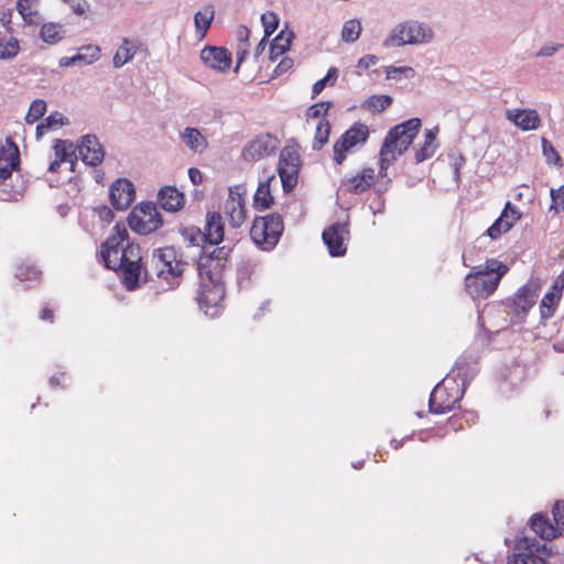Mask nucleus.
I'll use <instances>...</instances> for the list:
<instances>
[{
  "mask_svg": "<svg viewBox=\"0 0 564 564\" xmlns=\"http://www.w3.org/2000/svg\"><path fill=\"white\" fill-rule=\"evenodd\" d=\"M185 263L176 261L174 248L155 249L152 254V270L142 267L141 263H123L118 270L122 272V282L127 290L133 291L139 286L142 274L144 280L152 279L155 274L164 280L169 290L180 285Z\"/></svg>",
  "mask_w": 564,
  "mask_h": 564,
  "instance_id": "1",
  "label": "nucleus"
},
{
  "mask_svg": "<svg viewBox=\"0 0 564 564\" xmlns=\"http://www.w3.org/2000/svg\"><path fill=\"white\" fill-rule=\"evenodd\" d=\"M0 149V200L17 202L23 197L26 181L19 171L20 154L18 145L10 139Z\"/></svg>",
  "mask_w": 564,
  "mask_h": 564,
  "instance_id": "2",
  "label": "nucleus"
},
{
  "mask_svg": "<svg viewBox=\"0 0 564 564\" xmlns=\"http://www.w3.org/2000/svg\"><path fill=\"white\" fill-rule=\"evenodd\" d=\"M421 127L419 118H411L388 131L379 152V176L387 175L388 167L409 149Z\"/></svg>",
  "mask_w": 564,
  "mask_h": 564,
  "instance_id": "3",
  "label": "nucleus"
},
{
  "mask_svg": "<svg viewBox=\"0 0 564 564\" xmlns=\"http://www.w3.org/2000/svg\"><path fill=\"white\" fill-rule=\"evenodd\" d=\"M434 37L433 30L424 22L406 20L395 24L384 39L382 45L387 48L405 45L427 44Z\"/></svg>",
  "mask_w": 564,
  "mask_h": 564,
  "instance_id": "4",
  "label": "nucleus"
},
{
  "mask_svg": "<svg viewBox=\"0 0 564 564\" xmlns=\"http://www.w3.org/2000/svg\"><path fill=\"white\" fill-rule=\"evenodd\" d=\"M284 230L283 219L279 214L257 217L250 228L252 241L261 250H272L280 240Z\"/></svg>",
  "mask_w": 564,
  "mask_h": 564,
  "instance_id": "5",
  "label": "nucleus"
},
{
  "mask_svg": "<svg viewBox=\"0 0 564 564\" xmlns=\"http://www.w3.org/2000/svg\"><path fill=\"white\" fill-rule=\"evenodd\" d=\"M464 389H462L456 379L447 376L442 382L437 383L432 390L429 399V409L433 414H444L452 411L463 399Z\"/></svg>",
  "mask_w": 564,
  "mask_h": 564,
  "instance_id": "6",
  "label": "nucleus"
},
{
  "mask_svg": "<svg viewBox=\"0 0 564 564\" xmlns=\"http://www.w3.org/2000/svg\"><path fill=\"white\" fill-rule=\"evenodd\" d=\"M129 227L137 234L149 235L163 225L161 214L152 202L137 205L128 217Z\"/></svg>",
  "mask_w": 564,
  "mask_h": 564,
  "instance_id": "7",
  "label": "nucleus"
},
{
  "mask_svg": "<svg viewBox=\"0 0 564 564\" xmlns=\"http://www.w3.org/2000/svg\"><path fill=\"white\" fill-rule=\"evenodd\" d=\"M231 248L228 246L217 247L209 254H200L197 270L199 276H206L212 284L221 282V272L226 267Z\"/></svg>",
  "mask_w": 564,
  "mask_h": 564,
  "instance_id": "8",
  "label": "nucleus"
},
{
  "mask_svg": "<svg viewBox=\"0 0 564 564\" xmlns=\"http://www.w3.org/2000/svg\"><path fill=\"white\" fill-rule=\"evenodd\" d=\"M301 158L292 147H284L280 152L278 173L283 191L290 193L297 184Z\"/></svg>",
  "mask_w": 564,
  "mask_h": 564,
  "instance_id": "9",
  "label": "nucleus"
},
{
  "mask_svg": "<svg viewBox=\"0 0 564 564\" xmlns=\"http://www.w3.org/2000/svg\"><path fill=\"white\" fill-rule=\"evenodd\" d=\"M369 129L365 123L356 122L334 144V161L341 164L346 159V152L356 145L367 142Z\"/></svg>",
  "mask_w": 564,
  "mask_h": 564,
  "instance_id": "10",
  "label": "nucleus"
},
{
  "mask_svg": "<svg viewBox=\"0 0 564 564\" xmlns=\"http://www.w3.org/2000/svg\"><path fill=\"white\" fill-rule=\"evenodd\" d=\"M501 281V273L487 276L477 274L476 271L469 272L465 278V289L469 296L476 299H488L498 288Z\"/></svg>",
  "mask_w": 564,
  "mask_h": 564,
  "instance_id": "11",
  "label": "nucleus"
},
{
  "mask_svg": "<svg viewBox=\"0 0 564 564\" xmlns=\"http://www.w3.org/2000/svg\"><path fill=\"white\" fill-rule=\"evenodd\" d=\"M278 145L279 140L275 137L262 133L243 148L242 156L249 162L259 161L272 154L278 149Z\"/></svg>",
  "mask_w": 564,
  "mask_h": 564,
  "instance_id": "12",
  "label": "nucleus"
},
{
  "mask_svg": "<svg viewBox=\"0 0 564 564\" xmlns=\"http://www.w3.org/2000/svg\"><path fill=\"white\" fill-rule=\"evenodd\" d=\"M109 198L113 208L124 210L135 198V188L131 181L127 178L116 180L109 188Z\"/></svg>",
  "mask_w": 564,
  "mask_h": 564,
  "instance_id": "13",
  "label": "nucleus"
},
{
  "mask_svg": "<svg viewBox=\"0 0 564 564\" xmlns=\"http://www.w3.org/2000/svg\"><path fill=\"white\" fill-rule=\"evenodd\" d=\"M348 235L346 224L336 223L323 231L322 238L332 257H341L346 253L345 236Z\"/></svg>",
  "mask_w": 564,
  "mask_h": 564,
  "instance_id": "14",
  "label": "nucleus"
},
{
  "mask_svg": "<svg viewBox=\"0 0 564 564\" xmlns=\"http://www.w3.org/2000/svg\"><path fill=\"white\" fill-rule=\"evenodd\" d=\"M538 297L536 289L533 285H522L512 299L507 300V306L517 316H525L535 304Z\"/></svg>",
  "mask_w": 564,
  "mask_h": 564,
  "instance_id": "15",
  "label": "nucleus"
},
{
  "mask_svg": "<svg viewBox=\"0 0 564 564\" xmlns=\"http://www.w3.org/2000/svg\"><path fill=\"white\" fill-rule=\"evenodd\" d=\"M78 152L82 161L90 166H97L104 160L105 152L95 134H86L80 139Z\"/></svg>",
  "mask_w": 564,
  "mask_h": 564,
  "instance_id": "16",
  "label": "nucleus"
},
{
  "mask_svg": "<svg viewBox=\"0 0 564 564\" xmlns=\"http://www.w3.org/2000/svg\"><path fill=\"white\" fill-rule=\"evenodd\" d=\"M200 59L207 67L224 73L231 65V53L225 47L206 46L200 52Z\"/></svg>",
  "mask_w": 564,
  "mask_h": 564,
  "instance_id": "17",
  "label": "nucleus"
},
{
  "mask_svg": "<svg viewBox=\"0 0 564 564\" xmlns=\"http://www.w3.org/2000/svg\"><path fill=\"white\" fill-rule=\"evenodd\" d=\"M506 117L522 131L536 130L541 126V118L534 109L508 110Z\"/></svg>",
  "mask_w": 564,
  "mask_h": 564,
  "instance_id": "18",
  "label": "nucleus"
},
{
  "mask_svg": "<svg viewBox=\"0 0 564 564\" xmlns=\"http://www.w3.org/2000/svg\"><path fill=\"white\" fill-rule=\"evenodd\" d=\"M203 232L206 236L208 245L217 246L224 241L225 228L220 213H207Z\"/></svg>",
  "mask_w": 564,
  "mask_h": 564,
  "instance_id": "19",
  "label": "nucleus"
},
{
  "mask_svg": "<svg viewBox=\"0 0 564 564\" xmlns=\"http://www.w3.org/2000/svg\"><path fill=\"white\" fill-rule=\"evenodd\" d=\"M158 200L166 212H177L185 203L184 194L174 186H164L159 191Z\"/></svg>",
  "mask_w": 564,
  "mask_h": 564,
  "instance_id": "20",
  "label": "nucleus"
},
{
  "mask_svg": "<svg viewBox=\"0 0 564 564\" xmlns=\"http://www.w3.org/2000/svg\"><path fill=\"white\" fill-rule=\"evenodd\" d=\"M180 138L183 143L194 152L200 153L208 145L206 138L196 128H185L181 132Z\"/></svg>",
  "mask_w": 564,
  "mask_h": 564,
  "instance_id": "21",
  "label": "nucleus"
},
{
  "mask_svg": "<svg viewBox=\"0 0 564 564\" xmlns=\"http://www.w3.org/2000/svg\"><path fill=\"white\" fill-rule=\"evenodd\" d=\"M477 369L475 365L468 362L465 358H459L455 368L452 370V375L455 376L453 379L459 380V387L462 389H466V386L473 380L476 376Z\"/></svg>",
  "mask_w": 564,
  "mask_h": 564,
  "instance_id": "22",
  "label": "nucleus"
},
{
  "mask_svg": "<svg viewBox=\"0 0 564 564\" xmlns=\"http://www.w3.org/2000/svg\"><path fill=\"white\" fill-rule=\"evenodd\" d=\"M274 175L268 177L265 181L260 182L253 196V205L257 209L264 210L271 207L274 198L271 194L270 183L274 181Z\"/></svg>",
  "mask_w": 564,
  "mask_h": 564,
  "instance_id": "23",
  "label": "nucleus"
},
{
  "mask_svg": "<svg viewBox=\"0 0 564 564\" xmlns=\"http://www.w3.org/2000/svg\"><path fill=\"white\" fill-rule=\"evenodd\" d=\"M531 529L536 535L546 541H551L557 535V529L542 514H534L532 517Z\"/></svg>",
  "mask_w": 564,
  "mask_h": 564,
  "instance_id": "24",
  "label": "nucleus"
},
{
  "mask_svg": "<svg viewBox=\"0 0 564 564\" xmlns=\"http://www.w3.org/2000/svg\"><path fill=\"white\" fill-rule=\"evenodd\" d=\"M225 214L229 220V224L234 228H239L247 218L246 203L242 204L238 200H226Z\"/></svg>",
  "mask_w": 564,
  "mask_h": 564,
  "instance_id": "25",
  "label": "nucleus"
},
{
  "mask_svg": "<svg viewBox=\"0 0 564 564\" xmlns=\"http://www.w3.org/2000/svg\"><path fill=\"white\" fill-rule=\"evenodd\" d=\"M129 234L124 225L117 224L112 228V235L101 243V250H121L122 243L128 239Z\"/></svg>",
  "mask_w": 564,
  "mask_h": 564,
  "instance_id": "26",
  "label": "nucleus"
},
{
  "mask_svg": "<svg viewBox=\"0 0 564 564\" xmlns=\"http://www.w3.org/2000/svg\"><path fill=\"white\" fill-rule=\"evenodd\" d=\"M215 11L212 6H207L202 11H197L194 15L196 33L204 39L214 20Z\"/></svg>",
  "mask_w": 564,
  "mask_h": 564,
  "instance_id": "27",
  "label": "nucleus"
},
{
  "mask_svg": "<svg viewBox=\"0 0 564 564\" xmlns=\"http://www.w3.org/2000/svg\"><path fill=\"white\" fill-rule=\"evenodd\" d=\"M223 286L221 282L213 284V289L208 291H202L198 296V304L202 310H207L210 306H216L217 303L223 299ZM207 313V311H205Z\"/></svg>",
  "mask_w": 564,
  "mask_h": 564,
  "instance_id": "28",
  "label": "nucleus"
},
{
  "mask_svg": "<svg viewBox=\"0 0 564 564\" xmlns=\"http://www.w3.org/2000/svg\"><path fill=\"white\" fill-rule=\"evenodd\" d=\"M294 33L290 31L286 36L285 32L281 31L270 45V59L275 61L289 48Z\"/></svg>",
  "mask_w": 564,
  "mask_h": 564,
  "instance_id": "29",
  "label": "nucleus"
},
{
  "mask_svg": "<svg viewBox=\"0 0 564 564\" xmlns=\"http://www.w3.org/2000/svg\"><path fill=\"white\" fill-rule=\"evenodd\" d=\"M68 124V119L58 111L52 112L36 127V138H42L48 130Z\"/></svg>",
  "mask_w": 564,
  "mask_h": 564,
  "instance_id": "30",
  "label": "nucleus"
},
{
  "mask_svg": "<svg viewBox=\"0 0 564 564\" xmlns=\"http://www.w3.org/2000/svg\"><path fill=\"white\" fill-rule=\"evenodd\" d=\"M477 274L494 276L501 273V278L508 272V267L496 259H488L484 264L473 269Z\"/></svg>",
  "mask_w": 564,
  "mask_h": 564,
  "instance_id": "31",
  "label": "nucleus"
},
{
  "mask_svg": "<svg viewBox=\"0 0 564 564\" xmlns=\"http://www.w3.org/2000/svg\"><path fill=\"white\" fill-rule=\"evenodd\" d=\"M100 56V47L97 45H84L74 55L76 64L90 65Z\"/></svg>",
  "mask_w": 564,
  "mask_h": 564,
  "instance_id": "32",
  "label": "nucleus"
},
{
  "mask_svg": "<svg viewBox=\"0 0 564 564\" xmlns=\"http://www.w3.org/2000/svg\"><path fill=\"white\" fill-rule=\"evenodd\" d=\"M560 300V295H555L552 292L546 293L540 305V315L543 323H545L549 318L554 315L555 305Z\"/></svg>",
  "mask_w": 564,
  "mask_h": 564,
  "instance_id": "33",
  "label": "nucleus"
},
{
  "mask_svg": "<svg viewBox=\"0 0 564 564\" xmlns=\"http://www.w3.org/2000/svg\"><path fill=\"white\" fill-rule=\"evenodd\" d=\"M129 43L130 42L128 39H123L122 44L118 47L117 52L115 53L112 63L116 68L122 67L124 64H127L133 58L135 52L129 47Z\"/></svg>",
  "mask_w": 564,
  "mask_h": 564,
  "instance_id": "34",
  "label": "nucleus"
},
{
  "mask_svg": "<svg viewBox=\"0 0 564 564\" xmlns=\"http://www.w3.org/2000/svg\"><path fill=\"white\" fill-rule=\"evenodd\" d=\"M361 33V23L359 20L352 19L346 21L341 29V40L347 43H354Z\"/></svg>",
  "mask_w": 564,
  "mask_h": 564,
  "instance_id": "35",
  "label": "nucleus"
},
{
  "mask_svg": "<svg viewBox=\"0 0 564 564\" xmlns=\"http://www.w3.org/2000/svg\"><path fill=\"white\" fill-rule=\"evenodd\" d=\"M330 133V124L327 120L322 119L315 131V137L313 141V150H321L327 142Z\"/></svg>",
  "mask_w": 564,
  "mask_h": 564,
  "instance_id": "36",
  "label": "nucleus"
},
{
  "mask_svg": "<svg viewBox=\"0 0 564 564\" xmlns=\"http://www.w3.org/2000/svg\"><path fill=\"white\" fill-rule=\"evenodd\" d=\"M61 31V24L45 23L41 28L40 36L47 44H56L62 40Z\"/></svg>",
  "mask_w": 564,
  "mask_h": 564,
  "instance_id": "37",
  "label": "nucleus"
},
{
  "mask_svg": "<svg viewBox=\"0 0 564 564\" xmlns=\"http://www.w3.org/2000/svg\"><path fill=\"white\" fill-rule=\"evenodd\" d=\"M499 218H502L503 229L510 230L521 218V212L516 205L508 202Z\"/></svg>",
  "mask_w": 564,
  "mask_h": 564,
  "instance_id": "38",
  "label": "nucleus"
},
{
  "mask_svg": "<svg viewBox=\"0 0 564 564\" xmlns=\"http://www.w3.org/2000/svg\"><path fill=\"white\" fill-rule=\"evenodd\" d=\"M392 98L389 95H372L366 102L365 107L373 112H380L390 107Z\"/></svg>",
  "mask_w": 564,
  "mask_h": 564,
  "instance_id": "39",
  "label": "nucleus"
},
{
  "mask_svg": "<svg viewBox=\"0 0 564 564\" xmlns=\"http://www.w3.org/2000/svg\"><path fill=\"white\" fill-rule=\"evenodd\" d=\"M337 78H338V68L337 67H330L327 70V74L313 85V88H312L313 96H312V98H315L317 95H319L326 86L335 85Z\"/></svg>",
  "mask_w": 564,
  "mask_h": 564,
  "instance_id": "40",
  "label": "nucleus"
},
{
  "mask_svg": "<svg viewBox=\"0 0 564 564\" xmlns=\"http://www.w3.org/2000/svg\"><path fill=\"white\" fill-rule=\"evenodd\" d=\"M120 260H122L123 263H141L142 256L140 246L127 242V245L121 248Z\"/></svg>",
  "mask_w": 564,
  "mask_h": 564,
  "instance_id": "41",
  "label": "nucleus"
},
{
  "mask_svg": "<svg viewBox=\"0 0 564 564\" xmlns=\"http://www.w3.org/2000/svg\"><path fill=\"white\" fill-rule=\"evenodd\" d=\"M42 272L33 264H20L15 269V278L21 281H36Z\"/></svg>",
  "mask_w": 564,
  "mask_h": 564,
  "instance_id": "42",
  "label": "nucleus"
},
{
  "mask_svg": "<svg viewBox=\"0 0 564 564\" xmlns=\"http://www.w3.org/2000/svg\"><path fill=\"white\" fill-rule=\"evenodd\" d=\"M343 187L351 194H361L371 186L359 174L343 181Z\"/></svg>",
  "mask_w": 564,
  "mask_h": 564,
  "instance_id": "43",
  "label": "nucleus"
},
{
  "mask_svg": "<svg viewBox=\"0 0 564 564\" xmlns=\"http://www.w3.org/2000/svg\"><path fill=\"white\" fill-rule=\"evenodd\" d=\"M541 144L542 153L545 158L546 163L554 164L556 166H562L563 160L560 156L556 149L553 147V144L546 138H542Z\"/></svg>",
  "mask_w": 564,
  "mask_h": 564,
  "instance_id": "44",
  "label": "nucleus"
},
{
  "mask_svg": "<svg viewBox=\"0 0 564 564\" xmlns=\"http://www.w3.org/2000/svg\"><path fill=\"white\" fill-rule=\"evenodd\" d=\"M46 111V102L42 99H35L31 102L29 111L25 116L28 123H33L44 116Z\"/></svg>",
  "mask_w": 564,
  "mask_h": 564,
  "instance_id": "45",
  "label": "nucleus"
},
{
  "mask_svg": "<svg viewBox=\"0 0 564 564\" xmlns=\"http://www.w3.org/2000/svg\"><path fill=\"white\" fill-rule=\"evenodd\" d=\"M56 158L63 162H70L73 164V156L75 154V149L73 144H68L66 141L57 140L54 145Z\"/></svg>",
  "mask_w": 564,
  "mask_h": 564,
  "instance_id": "46",
  "label": "nucleus"
},
{
  "mask_svg": "<svg viewBox=\"0 0 564 564\" xmlns=\"http://www.w3.org/2000/svg\"><path fill=\"white\" fill-rule=\"evenodd\" d=\"M182 236L192 246H199L200 243H207V239L203 230L198 227H187L182 230Z\"/></svg>",
  "mask_w": 564,
  "mask_h": 564,
  "instance_id": "47",
  "label": "nucleus"
},
{
  "mask_svg": "<svg viewBox=\"0 0 564 564\" xmlns=\"http://www.w3.org/2000/svg\"><path fill=\"white\" fill-rule=\"evenodd\" d=\"M120 253L121 250H101L100 254L105 267L107 269L118 270L123 264V261L120 260Z\"/></svg>",
  "mask_w": 564,
  "mask_h": 564,
  "instance_id": "48",
  "label": "nucleus"
},
{
  "mask_svg": "<svg viewBox=\"0 0 564 564\" xmlns=\"http://www.w3.org/2000/svg\"><path fill=\"white\" fill-rule=\"evenodd\" d=\"M19 42L17 39L0 41V59H10L19 53Z\"/></svg>",
  "mask_w": 564,
  "mask_h": 564,
  "instance_id": "49",
  "label": "nucleus"
},
{
  "mask_svg": "<svg viewBox=\"0 0 564 564\" xmlns=\"http://www.w3.org/2000/svg\"><path fill=\"white\" fill-rule=\"evenodd\" d=\"M261 22L264 30V36H271L279 26V17L272 12L268 11L261 15Z\"/></svg>",
  "mask_w": 564,
  "mask_h": 564,
  "instance_id": "50",
  "label": "nucleus"
},
{
  "mask_svg": "<svg viewBox=\"0 0 564 564\" xmlns=\"http://www.w3.org/2000/svg\"><path fill=\"white\" fill-rule=\"evenodd\" d=\"M400 75H403L405 78H411L414 75V69L410 66L386 67V76L388 79H398Z\"/></svg>",
  "mask_w": 564,
  "mask_h": 564,
  "instance_id": "51",
  "label": "nucleus"
},
{
  "mask_svg": "<svg viewBox=\"0 0 564 564\" xmlns=\"http://www.w3.org/2000/svg\"><path fill=\"white\" fill-rule=\"evenodd\" d=\"M437 149V144L424 142L419 149H415V162L422 163L423 161L432 158Z\"/></svg>",
  "mask_w": 564,
  "mask_h": 564,
  "instance_id": "52",
  "label": "nucleus"
},
{
  "mask_svg": "<svg viewBox=\"0 0 564 564\" xmlns=\"http://www.w3.org/2000/svg\"><path fill=\"white\" fill-rule=\"evenodd\" d=\"M551 198H552V205L551 209L564 210V185H561L558 188L551 189Z\"/></svg>",
  "mask_w": 564,
  "mask_h": 564,
  "instance_id": "53",
  "label": "nucleus"
},
{
  "mask_svg": "<svg viewBox=\"0 0 564 564\" xmlns=\"http://www.w3.org/2000/svg\"><path fill=\"white\" fill-rule=\"evenodd\" d=\"M330 106H332V102H329V101L316 102L308 108L307 116L313 119L319 118L321 116H324L327 113Z\"/></svg>",
  "mask_w": 564,
  "mask_h": 564,
  "instance_id": "54",
  "label": "nucleus"
},
{
  "mask_svg": "<svg viewBox=\"0 0 564 564\" xmlns=\"http://www.w3.org/2000/svg\"><path fill=\"white\" fill-rule=\"evenodd\" d=\"M552 513L556 523L555 528L564 531V501H557L552 509Z\"/></svg>",
  "mask_w": 564,
  "mask_h": 564,
  "instance_id": "55",
  "label": "nucleus"
},
{
  "mask_svg": "<svg viewBox=\"0 0 564 564\" xmlns=\"http://www.w3.org/2000/svg\"><path fill=\"white\" fill-rule=\"evenodd\" d=\"M564 47L561 43H545L536 53L535 57H551Z\"/></svg>",
  "mask_w": 564,
  "mask_h": 564,
  "instance_id": "56",
  "label": "nucleus"
},
{
  "mask_svg": "<svg viewBox=\"0 0 564 564\" xmlns=\"http://www.w3.org/2000/svg\"><path fill=\"white\" fill-rule=\"evenodd\" d=\"M245 195H246L245 186L243 185H235L229 188V195H228L227 200H238V202L245 204L246 203Z\"/></svg>",
  "mask_w": 564,
  "mask_h": 564,
  "instance_id": "57",
  "label": "nucleus"
},
{
  "mask_svg": "<svg viewBox=\"0 0 564 564\" xmlns=\"http://www.w3.org/2000/svg\"><path fill=\"white\" fill-rule=\"evenodd\" d=\"M508 230L503 229L502 218H497L494 224L487 229V235L491 239H497L501 236L502 232H507Z\"/></svg>",
  "mask_w": 564,
  "mask_h": 564,
  "instance_id": "58",
  "label": "nucleus"
},
{
  "mask_svg": "<svg viewBox=\"0 0 564 564\" xmlns=\"http://www.w3.org/2000/svg\"><path fill=\"white\" fill-rule=\"evenodd\" d=\"M36 0H18L17 9L19 13L25 19L32 14L33 6Z\"/></svg>",
  "mask_w": 564,
  "mask_h": 564,
  "instance_id": "59",
  "label": "nucleus"
},
{
  "mask_svg": "<svg viewBox=\"0 0 564 564\" xmlns=\"http://www.w3.org/2000/svg\"><path fill=\"white\" fill-rule=\"evenodd\" d=\"M293 59L283 57L273 70V77H279L293 67Z\"/></svg>",
  "mask_w": 564,
  "mask_h": 564,
  "instance_id": "60",
  "label": "nucleus"
},
{
  "mask_svg": "<svg viewBox=\"0 0 564 564\" xmlns=\"http://www.w3.org/2000/svg\"><path fill=\"white\" fill-rule=\"evenodd\" d=\"M95 212L97 213V215L99 216V218L109 224L110 221H112L113 219V212L111 208H109L108 206L106 205H100V206H97L95 208Z\"/></svg>",
  "mask_w": 564,
  "mask_h": 564,
  "instance_id": "61",
  "label": "nucleus"
},
{
  "mask_svg": "<svg viewBox=\"0 0 564 564\" xmlns=\"http://www.w3.org/2000/svg\"><path fill=\"white\" fill-rule=\"evenodd\" d=\"M379 58L376 55L368 54L358 59L357 67L367 69L372 65H376L378 63Z\"/></svg>",
  "mask_w": 564,
  "mask_h": 564,
  "instance_id": "62",
  "label": "nucleus"
},
{
  "mask_svg": "<svg viewBox=\"0 0 564 564\" xmlns=\"http://www.w3.org/2000/svg\"><path fill=\"white\" fill-rule=\"evenodd\" d=\"M69 6L72 7L74 13L78 15H83L89 7L86 0H74Z\"/></svg>",
  "mask_w": 564,
  "mask_h": 564,
  "instance_id": "63",
  "label": "nucleus"
},
{
  "mask_svg": "<svg viewBox=\"0 0 564 564\" xmlns=\"http://www.w3.org/2000/svg\"><path fill=\"white\" fill-rule=\"evenodd\" d=\"M188 177L194 185H198L203 182V174L196 167L188 169Z\"/></svg>",
  "mask_w": 564,
  "mask_h": 564,
  "instance_id": "64",
  "label": "nucleus"
}]
</instances>
